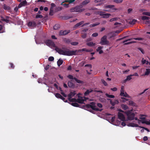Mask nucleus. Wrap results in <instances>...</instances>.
Masks as SVG:
<instances>
[{"instance_id": "1", "label": "nucleus", "mask_w": 150, "mask_h": 150, "mask_svg": "<svg viewBox=\"0 0 150 150\" xmlns=\"http://www.w3.org/2000/svg\"><path fill=\"white\" fill-rule=\"evenodd\" d=\"M55 50L59 54L67 56L78 55L77 53L78 52H82L83 51L88 52L91 51V50H89L86 48L75 50H70L69 49L65 47H62V49L58 47H56Z\"/></svg>"}, {"instance_id": "2", "label": "nucleus", "mask_w": 150, "mask_h": 150, "mask_svg": "<svg viewBox=\"0 0 150 150\" xmlns=\"http://www.w3.org/2000/svg\"><path fill=\"white\" fill-rule=\"evenodd\" d=\"M96 103H95L92 102L90 104L86 105V107L88 108H91L92 110L95 111H101L102 110V109H100L96 107Z\"/></svg>"}, {"instance_id": "3", "label": "nucleus", "mask_w": 150, "mask_h": 150, "mask_svg": "<svg viewBox=\"0 0 150 150\" xmlns=\"http://www.w3.org/2000/svg\"><path fill=\"white\" fill-rule=\"evenodd\" d=\"M125 113L127 115L128 120H132L134 119L135 113L132 110L125 111Z\"/></svg>"}, {"instance_id": "4", "label": "nucleus", "mask_w": 150, "mask_h": 150, "mask_svg": "<svg viewBox=\"0 0 150 150\" xmlns=\"http://www.w3.org/2000/svg\"><path fill=\"white\" fill-rule=\"evenodd\" d=\"M109 43V41L107 39V36L104 35L100 39V43L102 45H107Z\"/></svg>"}, {"instance_id": "5", "label": "nucleus", "mask_w": 150, "mask_h": 150, "mask_svg": "<svg viewBox=\"0 0 150 150\" xmlns=\"http://www.w3.org/2000/svg\"><path fill=\"white\" fill-rule=\"evenodd\" d=\"M67 77L71 80H74L77 83L80 84H83L84 82L83 81L78 79L76 78L73 77L72 75H69L67 76Z\"/></svg>"}, {"instance_id": "6", "label": "nucleus", "mask_w": 150, "mask_h": 150, "mask_svg": "<svg viewBox=\"0 0 150 150\" xmlns=\"http://www.w3.org/2000/svg\"><path fill=\"white\" fill-rule=\"evenodd\" d=\"M98 14H99L100 16H102V17L103 18H108L111 15L110 13H105L104 12L101 11L99 12H98Z\"/></svg>"}, {"instance_id": "7", "label": "nucleus", "mask_w": 150, "mask_h": 150, "mask_svg": "<svg viewBox=\"0 0 150 150\" xmlns=\"http://www.w3.org/2000/svg\"><path fill=\"white\" fill-rule=\"evenodd\" d=\"M45 43L46 45L49 46L54 47L55 44L54 42L51 40H47L45 41Z\"/></svg>"}, {"instance_id": "8", "label": "nucleus", "mask_w": 150, "mask_h": 150, "mask_svg": "<svg viewBox=\"0 0 150 150\" xmlns=\"http://www.w3.org/2000/svg\"><path fill=\"white\" fill-rule=\"evenodd\" d=\"M118 118L121 120L124 121L125 120V118L123 114L120 112H118Z\"/></svg>"}, {"instance_id": "9", "label": "nucleus", "mask_w": 150, "mask_h": 150, "mask_svg": "<svg viewBox=\"0 0 150 150\" xmlns=\"http://www.w3.org/2000/svg\"><path fill=\"white\" fill-rule=\"evenodd\" d=\"M70 30H69L68 31L67 30H61L59 33V35L60 36H63L66 35L69 33H70Z\"/></svg>"}, {"instance_id": "10", "label": "nucleus", "mask_w": 150, "mask_h": 150, "mask_svg": "<svg viewBox=\"0 0 150 150\" xmlns=\"http://www.w3.org/2000/svg\"><path fill=\"white\" fill-rule=\"evenodd\" d=\"M28 26L33 28L36 26V23L34 21H30L28 23Z\"/></svg>"}, {"instance_id": "11", "label": "nucleus", "mask_w": 150, "mask_h": 150, "mask_svg": "<svg viewBox=\"0 0 150 150\" xmlns=\"http://www.w3.org/2000/svg\"><path fill=\"white\" fill-rule=\"evenodd\" d=\"M76 12H81L84 10L83 8L81 9L80 6H77L75 7Z\"/></svg>"}, {"instance_id": "12", "label": "nucleus", "mask_w": 150, "mask_h": 150, "mask_svg": "<svg viewBox=\"0 0 150 150\" xmlns=\"http://www.w3.org/2000/svg\"><path fill=\"white\" fill-rule=\"evenodd\" d=\"M27 4V2L26 1H24L22 2H21L20 4L18 5V8H20L22 6H25Z\"/></svg>"}, {"instance_id": "13", "label": "nucleus", "mask_w": 150, "mask_h": 150, "mask_svg": "<svg viewBox=\"0 0 150 150\" xmlns=\"http://www.w3.org/2000/svg\"><path fill=\"white\" fill-rule=\"evenodd\" d=\"M132 39V38H131V39H129L128 40H124V41H123V43H124L125 45H128V44H130L131 43L135 42V41H131V42H130L125 43V42H127L128 41H130V40H131Z\"/></svg>"}, {"instance_id": "14", "label": "nucleus", "mask_w": 150, "mask_h": 150, "mask_svg": "<svg viewBox=\"0 0 150 150\" xmlns=\"http://www.w3.org/2000/svg\"><path fill=\"white\" fill-rule=\"evenodd\" d=\"M76 94V91H74L73 92H71L67 96L68 98H72V97L74 96Z\"/></svg>"}, {"instance_id": "15", "label": "nucleus", "mask_w": 150, "mask_h": 150, "mask_svg": "<svg viewBox=\"0 0 150 150\" xmlns=\"http://www.w3.org/2000/svg\"><path fill=\"white\" fill-rule=\"evenodd\" d=\"M103 46H100L98 47L96 49V51L97 52H99V54H100L103 53V51L101 50L103 48Z\"/></svg>"}, {"instance_id": "16", "label": "nucleus", "mask_w": 150, "mask_h": 150, "mask_svg": "<svg viewBox=\"0 0 150 150\" xmlns=\"http://www.w3.org/2000/svg\"><path fill=\"white\" fill-rule=\"evenodd\" d=\"M108 100H110V103L112 105V106H114L116 104H118L119 103V101L117 100H116L115 101H112L110 99H108Z\"/></svg>"}, {"instance_id": "17", "label": "nucleus", "mask_w": 150, "mask_h": 150, "mask_svg": "<svg viewBox=\"0 0 150 150\" xmlns=\"http://www.w3.org/2000/svg\"><path fill=\"white\" fill-rule=\"evenodd\" d=\"M93 90L92 89H88L84 93V95L85 96H87L90 93H91L93 91Z\"/></svg>"}, {"instance_id": "18", "label": "nucleus", "mask_w": 150, "mask_h": 150, "mask_svg": "<svg viewBox=\"0 0 150 150\" xmlns=\"http://www.w3.org/2000/svg\"><path fill=\"white\" fill-rule=\"evenodd\" d=\"M85 100L82 98L77 99L76 102L80 103H83Z\"/></svg>"}, {"instance_id": "19", "label": "nucleus", "mask_w": 150, "mask_h": 150, "mask_svg": "<svg viewBox=\"0 0 150 150\" xmlns=\"http://www.w3.org/2000/svg\"><path fill=\"white\" fill-rule=\"evenodd\" d=\"M87 45L90 47L94 46L96 45L95 43H93L92 42H88L86 43Z\"/></svg>"}, {"instance_id": "20", "label": "nucleus", "mask_w": 150, "mask_h": 150, "mask_svg": "<svg viewBox=\"0 0 150 150\" xmlns=\"http://www.w3.org/2000/svg\"><path fill=\"white\" fill-rule=\"evenodd\" d=\"M64 41L67 44H69L70 43H71V40L67 38H64L63 39Z\"/></svg>"}, {"instance_id": "21", "label": "nucleus", "mask_w": 150, "mask_h": 150, "mask_svg": "<svg viewBox=\"0 0 150 150\" xmlns=\"http://www.w3.org/2000/svg\"><path fill=\"white\" fill-rule=\"evenodd\" d=\"M68 85L69 88H72L74 87V85L71 81H69L68 82Z\"/></svg>"}, {"instance_id": "22", "label": "nucleus", "mask_w": 150, "mask_h": 150, "mask_svg": "<svg viewBox=\"0 0 150 150\" xmlns=\"http://www.w3.org/2000/svg\"><path fill=\"white\" fill-rule=\"evenodd\" d=\"M123 93L122 94H121V93L120 94V95L121 96H123L129 98L130 96H129L126 93H124V91L122 92Z\"/></svg>"}, {"instance_id": "23", "label": "nucleus", "mask_w": 150, "mask_h": 150, "mask_svg": "<svg viewBox=\"0 0 150 150\" xmlns=\"http://www.w3.org/2000/svg\"><path fill=\"white\" fill-rule=\"evenodd\" d=\"M84 23V21H81L79 23H77L75 25V27L76 28L77 27L80 25L83 24Z\"/></svg>"}, {"instance_id": "24", "label": "nucleus", "mask_w": 150, "mask_h": 150, "mask_svg": "<svg viewBox=\"0 0 150 150\" xmlns=\"http://www.w3.org/2000/svg\"><path fill=\"white\" fill-rule=\"evenodd\" d=\"M63 63V61L62 59H59L57 62V64L59 67Z\"/></svg>"}, {"instance_id": "25", "label": "nucleus", "mask_w": 150, "mask_h": 150, "mask_svg": "<svg viewBox=\"0 0 150 150\" xmlns=\"http://www.w3.org/2000/svg\"><path fill=\"white\" fill-rule=\"evenodd\" d=\"M4 8L6 10L9 11L10 10V8L9 6H8L6 4L4 5Z\"/></svg>"}, {"instance_id": "26", "label": "nucleus", "mask_w": 150, "mask_h": 150, "mask_svg": "<svg viewBox=\"0 0 150 150\" xmlns=\"http://www.w3.org/2000/svg\"><path fill=\"white\" fill-rule=\"evenodd\" d=\"M68 100L71 102H76L77 99L75 98H68Z\"/></svg>"}, {"instance_id": "27", "label": "nucleus", "mask_w": 150, "mask_h": 150, "mask_svg": "<svg viewBox=\"0 0 150 150\" xmlns=\"http://www.w3.org/2000/svg\"><path fill=\"white\" fill-rule=\"evenodd\" d=\"M129 105L133 106H135L136 105V104L132 100L129 101Z\"/></svg>"}, {"instance_id": "28", "label": "nucleus", "mask_w": 150, "mask_h": 150, "mask_svg": "<svg viewBox=\"0 0 150 150\" xmlns=\"http://www.w3.org/2000/svg\"><path fill=\"white\" fill-rule=\"evenodd\" d=\"M137 21V20L134 19H133L132 21H130L129 22V24L131 25L134 24Z\"/></svg>"}, {"instance_id": "29", "label": "nucleus", "mask_w": 150, "mask_h": 150, "mask_svg": "<svg viewBox=\"0 0 150 150\" xmlns=\"http://www.w3.org/2000/svg\"><path fill=\"white\" fill-rule=\"evenodd\" d=\"M71 105H72L73 106H74V107H79V105L77 103H71Z\"/></svg>"}, {"instance_id": "30", "label": "nucleus", "mask_w": 150, "mask_h": 150, "mask_svg": "<svg viewBox=\"0 0 150 150\" xmlns=\"http://www.w3.org/2000/svg\"><path fill=\"white\" fill-rule=\"evenodd\" d=\"M121 106L122 109L124 110H126L128 109V107L124 104H122Z\"/></svg>"}, {"instance_id": "31", "label": "nucleus", "mask_w": 150, "mask_h": 150, "mask_svg": "<svg viewBox=\"0 0 150 150\" xmlns=\"http://www.w3.org/2000/svg\"><path fill=\"white\" fill-rule=\"evenodd\" d=\"M60 27L59 25L57 24L55 25L53 27V28L55 30H56L59 28Z\"/></svg>"}, {"instance_id": "32", "label": "nucleus", "mask_w": 150, "mask_h": 150, "mask_svg": "<svg viewBox=\"0 0 150 150\" xmlns=\"http://www.w3.org/2000/svg\"><path fill=\"white\" fill-rule=\"evenodd\" d=\"M105 95L107 97L110 98H115V96L113 95H109L108 93H105Z\"/></svg>"}, {"instance_id": "33", "label": "nucleus", "mask_w": 150, "mask_h": 150, "mask_svg": "<svg viewBox=\"0 0 150 150\" xmlns=\"http://www.w3.org/2000/svg\"><path fill=\"white\" fill-rule=\"evenodd\" d=\"M131 76H130V75L127 76L126 79L124 80L125 82H126L127 81L130 80L132 79V78L131 77Z\"/></svg>"}, {"instance_id": "34", "label": "nucleus", "mask_w": 150, "mask_h": 150, "mask_svg": "<svg viewBox=\"0 0 150 150\" xmlns=\"http://www.w3.org/2000/svg\"><path fill=\"white\" fill-rule=\"evenodd\" d=\"M150 18L148 17L143 16H142V19L143 20H149Z\"/></svg>"}, {"instance_id": "35", "label": "nucleus", "mask_w": 150, "mask_h": 150, "mask_svg": "<svg viewBox=\"0 0 150 150\" xmlns=\"http://www.w3.org/2000/svg\"><path fill=\"white\" fill-rule=\"evenodd\" d=\"M150 73V69H146V71L145 73V75H148Z\"/></svg>"}, {"instance_id": "36", "label": "nucleus", "mask_w": 150, "mask_h": 150, "mask_svg": "<svg viewBox=\"0 0 150 150\" xmlns=\"http://www.w3.org/2000/svg\"><path fill=\"white\" fill-rule=\"evenodd\" d=\"M81 34H82L81 35L82 38H86V33H82Z\"/></svg>"}, {"instance_id": "37", "label": "nucleus", "mask_w": 150, "mask_h": 150, "mask_svg": "<svg viewBox=\"0 0 150 150\" xmlns=\"http://www.w3.org/2000/svg\"><path fill=\"white\" fill-rule=\"evenodd\" d=\"M64 2H62L61 4L64 6L66 8H68L69 6V4H64Z\"/></svg>"}, {"instance_id": "38", "label": "nucleus", "mask_w": 150, "mask_h": 150, "mask_svg": "<svg viewBox=\"0 0 150 150\" xmlns=\"http://www.w3.org/2000/svg\"><path fill=\"white\" fill-rule=\"evenodd\" d=\"M90 2V1L89 0H86L83 1L82 2V4L83 5H86Z\"/></svg>"}, {"instance_id": "39", "label": "nucleus", "mask_w": 150, "mask_h": 150, "mask_svg": "<svg viewBox=\"0 0 150 150\" xmlns=\"http://www.w3.org/2000/svg\"><path fill=\"white\" fill-rule=\"evenodd\" d=\"M114 5H108L107 6H105V8H112L113 7H114Z\"/></svg>"}, {"instance_id": "40", "label": "nucleus", "mask_w": 150, "mask_h": 150, "mask_svg": "<svg viewBox=\"0 0 150 150\" xmlns=\"http://www.w3.org/2000/svg\"><path fill=\"white\" fill-rule=\"evenodd\" d=\"M56 97L58 98H60L62 96L59 93H56L55 94Z\"/></svg>"}, {"instance_id": "41", "label": "nucleus", "mask_w": 150, "mask_h": 150, "mask_svg": "<svg viewBox=\"0 0 150 150\" xmlns=\"http://www.w3.org/2000/svg\"><path fill=\"white\" fill-rule=\"evenodd\" d=\"M78 42H71V45L74 46L76 45H78Z\"/></svg>"}, {"instance_id": "42", "label": "nucleus", "mask_w": 150, "mask_h": 150, "mask_svg": "<svg viewBox=\"0 0 150 150\" xmlns=\"http://www.w3.org/2000/svg\"><path fill=\"white\" fill-rule=\"evenodd\" d=\"M118 18L117 17L111 19L110 20V22H112L113 21H117L118 20Z\"/></svg>"}, {"instance_id": "43", "label": "nucleus", "mask_w": 150, "mask_h": 150, "mask_svg": "<svg viewBox=\"0 0 150 150\" xmlns=\"http://www.w3.org/2000/svg\"><path fill=\"white\" fill-rule=\"evenodd\" d=\"M143 15H145L150 16V12H144L142 13Z\"/></svg>"}, {"instance_id": "44", "label": "nucleus", "mask_w": 150, "mask_h": 150, "mask_svg": "<svg viewBox=\"0 0 150 150\" xmlns=\"http://www.w3.org/2000/svg\"><path fill=\"white\" fill-rule=\"evenodd\" d=\"M43 18V16L41 15H37L36 16L35 18Z\"/></svg>"}, {"instance_id": "45", "label": "nucleus", "mask_w": 150, "mask_h": 150, "mask_svg": "<svg viewBox=\"0 0 150 150\" xmlns=\"http://www.w3.org/2000/svg\"><path fill=\"white\" fill-rule=\"evenodd\" d=\"M123 1L122 0H114V2L117 3H122Z\"/></svg>"}, {"instance_id": "46", "label": "nucleus", "mask_w": 150, "mask_h": 150, "mask_svg": "<svg viewBox=\"0 0 150 150\" xmlns=\"http://www.w3.org/2000/svg\"><path fill=\"white\" fill-rule=\"evenodd\" d=\"M1 20L3 21L6 22V23H8L9 22V20L5 18H2L1 19Z\"/></svg>"}, {"instance_id": "47", "label": "nucleus", "mask_w": 150, "mask_h": 150, "mask_svg": "<svg viewBox=\"0 0 150 150\" xmlns=\"http://www.w3.org/2000/svg\"><path fill=\"white\" fill-rule=\"evenodd\" d=\"M54 58L53 57L51 56V57H50L48 58V60L49 61H52L54 60Z\"/></svg>"}, {"instance_id": "48", "label": "nucleus", "mask_w": 150, "mask_h": 150, "mask_svg": "<svg viewBox=\"0 0 150 150\" xmlns=\"http://www.w3.org/2000/svg\"><path fill=\"white\" fill-rule=\"evenodd\" d=\"M101 81L104 86H107L108 84H107V83L105 81L104 79H102Z\"/></svg>"}, {"instance_id": "49", "label": "nucleus", "mask_w": 150, "mask_h": 150, "mask_svg": "<svg viewBox=\"0 0 150 150\" xmlns=\"http://www.w3.org/2000/svg\"><path fill=\"white\" fill-rule=\"evenodd\" d=\"M124 91V86H122L121 87V90H120V93L121 94H122L123 93H122V92Z\"/></svg>"}, {"instance_id": "50", "label": "nucleus", "mask_w": 150, "mask_h": 150, "mask_svg": "<svg viewBox=\"0 0 150 150\" xmlns=\"http://www.w3.org/2000/svg\"><path fill=\"white\" fill-rule=\"evenodd\" d=\"M143 54H144V50H143L142 49V48H140V47H138L137 48Z\"/></svg>"}, {"instance_id": "51", "label": "nucleus", "mask_w": 150, "mask_h": 150, "mask_svg": "<svg viewBox=\"0 0 150 150\" xmlns=\"http://www.w3.org/2000/svg\"><path fill=\"white\" fill-rule=\"evenodd\" d=\"M133 39H134L135 40H144L143 38H133Z\"/></svg>"}, {"instance_id": "52", "label": "nucleus", "mask_w": 150, "mask_h": 150, "mask_svg": "<svg viewBox=\"0 0 150 150\" xmlns=\"http://www.w3.org/2000/svg\"><path fill=\"white\" fill-rule=\"evenodd\" d=\"M98 34L97 33H93L92 35V37H97L98 36Z\"/></svg>"}, {"instance_id": "53", "label": "nucleus", "mask_w": 150, "mask_h": 150, "mask_svg": "<svg viewBox=\"0 0 150 150\" xmlns=\"http://www.w3.org/2000/svg\"><path fill=\"white\" fill-rule=\"evenodd\" d=\"M76 0H67V2H69V4H71L74 2Z\"/></svg>"}, {"instance_id": "54", "label": "nucleus", "mask_w": 150, "mask_h": 150, "mask_svg": "<svg viewBox=\"0 0 150 150\" xmlns=\"http://www.w3.org/2000/svg\"><path fill=\"white\" fill-rule=\"evenodd\" d=\"M70 11L71 12H76V10H75V8L74 7V8H71L70 9Z\"/></svg>"}, {"instance_id": "55", "label": "nucleus", "mask_w": 150, "mask_h": 150, "mask_svg": "<svg viewBox=\"0 0 150 150\" xmlns=\"http://www.w3.org/2000/svg\"><path fill=\"white\" fill-rule=\"evenodd\" d=\"M3 27V26L2 25H0V33H3L4 32V31L2 30Z\"/></svg>"}, {"instance_id": "56", "label": "nucleus", "mask_w": 150, "mask_h": 150, "mask_svg": "<svg viewBox=\"0 0 150 150\" xmlns=\"http://www.w3.org/2000/svg\"><path fill=\"white\" fill-rule=\"evenodd\" d=\"M97 105L98 107L100 108H102L103 107L102 105L100 103H98L97 104Z\"/></svg>"}, {"instance_id": "57", "label": "nucleus", "mask_w": 150, "mask_h": 150, "mask_svg": "<svg viewBox=\"0 0 150 150\" xmlns=\"http://www.w3.org/2000/svg\"><path fill=\"white\" fill-rule=\"evenodd\" d=\"M9 64L10 65L11 67L13 69H14V65L13 64L11 63H10Z\"/></svg>"}, {"instance_id": "58", "label": "nucleus", "mask_w": 150, "mask_h": 150, "mask_svg": "<svg viewBox=\"0 0 150 150\" xmlns=\"http://www.w3.org/2000/svg\"><path fill=\"white\" fill-rule=\"evenodd\" d=\"M100 23L99 22H97V23H95L93 24V27H95V26H96L100 24Z\"/></svg>"}, {"instance_id": "59", "label": "nucleus", "mask_w": 150, "mask_h": 150, "mask_svg": "<svg viewBox=\"0 0 150 150\" xmlns=\"http://www.w3.org/2000/svg\"><path fill=\"white\" fill-rule=\"evenodd\" d=\"M60 99H62L64 102H67V100H65V98L64 97H63L62 96L60 97Z\"/></svg>"}, {"instance_id": "60", "label": "nucleus", "mask_w": 150, "mask_h": 150, "mask_svg": "<svg viewBox=\"0 0 150 150\" xmlns=\"http://www.w3.org/2000/svg\"><path fill=\"white\" fill-rule=\"evenodd\" d=\"M139 127L140 128H141L144 129H145V130H146V131H147L148 132L149 131V129H147L146 128H145L143 127L140 126Z\"/></svg>"}, {"instance_id": "61", "label": "nucleus", "mask_w": 150, "mask_h": 150, "mask_svg": "<svg viewBox=\"0 0 150 150\" xmlns=\"http://www.w3.org/2000/svg\"><path fill=\"white\" fill-rule=\"evenodd\" d=\"M111 90L113 91H117V89L116 87H114L113 88H111Z\"/></svg>"}, {"instance_id": "62", "label": "nucleus", "mask_w": 150, "mask_h": 150, "mask_svg": "<svg viewBox=\"0 0 150 150\" xmlns=\"http://www.w3.org/2000/svg\"><path fill=\"white\" fill-rule=\"evenodd\" d=\"M85 67H89L90 68H91L92 67L91 65V64H86L85 65Z\"/></svg>"}, {"instance_id": "63", "label": "nucleus", "mask_w": 150, "mask_h": 150, "mask_svg": "<svg viewBox=\"0 0 150 150\" xmlns=\"http://www.w3.org/2000/svg\"><path fill=\"white\" fill-rule=\"evenodd\" d=\"M88 30V28H86L85 29H83L82 30V33L84 32L85 33Z\"/></svg>"}, {"instance_id": "64", "label": "nucleus", "mask_w": 150, "mask_h": 150, "mask_svg": "<svg viewBox=\"0 0 150 150\" xmlns=\"http://www.w3.org/2000/svg\"><path fill=\"white\" fill-rule=\"evenodd\" d=\"M144 58H142V62L143 64H144L146 63V61L145 59L144 60Z\"/></svg>"}]
</instances>
